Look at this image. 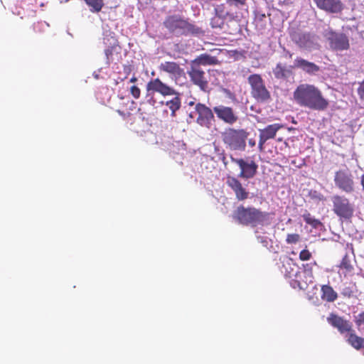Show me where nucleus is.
Returning <instances> with one entry per match:
<instances>
[{
  "instance_id": "1",
  "label": "nucleus",
  "mask_w": 364,
  "mask_h": 364,
  "mask_svg": "<svg viewBox=\"0 0 364 364\" xmlns=\"http://www.w3.org/2000/svg\"><path fill=\"white\" fill-rule=\"evenodd\" d=\"M293 97L298 105L313 110H324L328 105L321 91L312 84L299 85L293 92Z\"/></svg>"
},
{
  "instance_id": "2",
  "label": "nucleus",
  "mask_w": 364,
  "mask_h": 364,
  "mask_svg": "<svg viewBox=\"0 0 364 364\" xmlns=\"http://www.w3.org/2000/svg\"><path fill=\"white\" fill-rule=\"evenodd\" d=\"M233 218L242 225L252 227L264 226L270 223V214L254 207L239 206L235 211Z\"/></svg>"
},
{
  "instance_id": "3",
  "label": "nucleus",
  "mask_w": 364,
  "mask_h": 364,
  "mask_svg": "<svg viewBox=\"0 0 364 364\" xmlns=\"http://www.w3.org/2000/svg\"><path fill=\"white\" fill-rule=\"evenodd\" d=\"M164 25L171 33L176 36H199L203 33L201 28L179 14L167 16L164 21Z\"/></svg>"
},
{
  "instance_id": "4",
  "label": "nucleus",
  "mask_w": 364,
  "mask_h": 364,
  "mask_svg": "<svg viewBox=\"0 0 364 364\" xmlns=\"http://www.w3.org/2000/svg\"><path fill=\"white\" fill-rule=\"evenodd\" d=\"M248 133L244 129H226L222 134L223 141L226 147L232 151H243L246 148Z\"/></svg>"
},
{
  "instance_id": "5",
  "label": "nucleus",
  "mask_w": 364,
  "mask_h": 364,
  "mask_svg": "<svg viewBox=\"0 0 364 364\" xmlns=\"http://www.w3.org/2000/svg\"><path fill=\"white\" fill-rule=\"evenodd\" d=\"M324 36L328 44L329 49L333 52H343L350 48L349 38L343 32L329 29L325 31Z\"/></svg>"
},
{
  "instance_id": "6",
  "label": "nucleus",
  "mask_w": 364,
  "mask_h": 364,
  "mask_svg": "<svg viewBox=\"0 0 364 364\" xmlns=\"http://www.w3.org/2000/svg\"><path fill=\"white\" fill-rule=\"evenodd\" d=\"M247 80L251 86L252 95L255 99L262 102H267L270 99V92L267 89L260 75H250Z\"/></svg>"
},
{
  "instance_id": "7",
  "label": "nucleus",
  "mask_w": 364,
  "mask_h": 364,
  "mask_svg": "<svg viewBox=\"0 0 364 364\" xmlns=\"http://www.w3.org/2000/svg\"><path fill=\"white\" fill-rule=\"evenodd\" d=\"M333 211L340 218L350 219L354 213V206L343 196L335 195L331 197Z\"/></svg>"
},
{
  "instance_id": "8",
  "label": "nucleus",
  "mask_w": 364,
  "mask_h": 364,
  "mask_svg": "<svg viewBox=\"0 0 364 364\" xmlns=\"http://www.w3.org/2000/svg\"><path fill=\"white\" fill-rule=\"evenodd\" d=\"M291 40L300 48L309 51L319 49L318 37L309 33L294 32L291 34Z\"/></svg>"
},
{
  "instance_id": "9",
  "label": "nucleus",
  "mask_w": 364,
  "mask_h": 364,
  "mask_svg": "<svg viewBox=\"0 0 364 364\" xmlns=\"http://www.w3.org/2000/svg\"><path fill=\"white\" fill-rule=\"evenodd\" d=\"M335 186L342 191L350 193L354 191L353 177L348 168L340 169L334 175Z\"/></svg>"
},
{
  "instance_id": "10",
  "label": "nucleus",
  "mask_w": 364,
  "mask_h": 364,
  "mask_svg": "<svg viewBox=\"0 0 364 364\" xmlns=\"http://www.w3.org/2000/svg\"><path fill=\"white\" fill-rule=\"evenodd\" d=\"M146 97L149 98V101L153 99L152 94L154 92H159L163 96L176 95V90L173 87L164 83L159 78L151 80L146 84Z\"/></svg>"
},
{
  "instance_id": "11",
  "label": "nucleus",
  "mask_w": 364,
  "mask_h": 364,
  "mask_svg": "<svg viewBox=\"0 0 364 364\" xmlns=\"http://www.w3.org/2000/svg\"><path fill=\"white\" fill-rule=\"evenodd\" d=\"M191 81L201 90L207 91L208 89V80L207 74L200 67L196 65H191L187 72Z\"/></svg>"
},
{
  "instance_id": "12",
  "label": "nucleus",
  "mask_w": 364,
  "mask_h": 364,
  "mask_svg": "<svg viewBox=\"0 0 364 364\" xmlns=\"http://www.w3.org/2000/svg\"><path fill=\"white\" fill-rule=\"evenodd\" d=\"M230 160L232 162L236 164L240 168L238 177L250 179L256 175L258 166L254 161H245L242 159H236L232 156H230Z\"/></svg>"
},
{
  "instance_id": "13",
  "label": "nucleus",
  "mask_w": 364,
  "mask_h": 364,
  "mask_svg": "<svg viewBox=\"0 0 364 364\" xmlns=\"http://www.w3.org/2000/svg\"><path fill=\"white\" fill-rule=\"evenodd\" d=\"M216 116L224 122L232 124L237 122L238 117L232 108L224 105H218L213 108Z\"/></svg>"
},
{
  "instance_id": "14",
  "label": "nucleus",
  "mask_w": 364,
  "mask_h": 364,
  "mask_svg": "<svg viewBox=\"0 0 364 364\" xmlns=\"http://www.w3.org/2000/svg\"><path fill=\"white\" fill-rule=\"evenodd\" d=\"M159 69L160 71L169 74L171 77L175 80V81H177L178 78L184 75L183 68L176 62H163L159 66Z\"/></svg>"
},
{
  "instance_id": "15",
  "label": "nucleus",
  "mask_w": 364,
  "mask_h": 364,
  "mask_svg": "<svg viewBox=\"0 0 364 364\" xmlns=\"http://www.w3.org/2000/svg\"><path fill=\"white\" fill-rule=\"evenodd\" d=\"M196 112L198 114L197 122L204 127H208L213 118L212 110L202 104H197L196 106Z\"/></svg>"
},
{
  "instance_id": "16",
  "label": "nucleus",
  "mask_w": 364,
  "mask_h": 364,
  "mask_svg": "<svg viewBox=\"0 0 364 364\" xmlns=\"http://www.w3.org/2000/svg\"><path fill=\"white\" fill-rule=\"evenodd\" d=\"M283 126L280 124H273L267 126L265 128L259 129V147L262 149L264 144L269 139L274 138L277 132L282 128Z\"/></svg>"
},
{
  "instance_id": "17",
  "label": "nucleus",
  "mask_w": 364,
  "mask_h": 364,
  "mask_svg": "<svg viewBox=\"0 0 364 364\" xmlns=\"http://www.w3.org/2000/svg\"><path fill=\"white\" fill-rule=\"evenodd\" d=\"M227 184L234 191L236 198L238 200H244L248 198L249 193L243 188L240 181L233 176L227 178Z\"/></svg>"
},
{
  "instance_id": "18",
  "label": "nucleus",
  "mask_w": 364,
  "mask_h": 364,
  "mask_svg": "<svg viewBox=\"0 0 364 364\" xmlns=\"http://www.w3.org/2000/svg\"><path fill=\"white\" fill-rule=\"evenodd\" d=\"M314 2L319 9L331 13H338L343 9L340 0H314Z\"/></svg>"
},
{
  "instance_id": "19",
  "label": "nucleus",
  "mask_w": 364,
  "mask_h": 364,
  "mask_svg": "<svg viewBox=\"0 0 364 364\" xmlns=\"http://www.w3.org/2000/svg\"><path fill=\"white\" fill-rule=\"evenodd\" d=\"M328 321L331 326L336 328L341 333L351 331L352 326L350 323L342 317L331 314L328 318Z\"/></svg>"
},
{
  "instance_id": "20",
  "label": "nucleus",
  "mask_w": 364,
  "mask_h": 364,
  "mask_svg": "<svg viewBox=\"0 0 364 364\" xmlns=\"http://www.w3.org/2000/svg\"><path fill=\"white\" fill-rule=\"evenodd\" d=\"M293 67L300 68L310 75H314L320 70L319 67L315 63L307 61L301 58H296L294 60Z\"/></svg>"
},
{
  "instance_id": "21",
  "label": "nucleus",
  "mask_w": 364,
  "mask_h": 364,
  "mask_svg": "<svg viewBox=\"0 0 364 364\" xmlns=\"http://www.w3.org/2000/svg\"><path fill=\"white\" fill-rule=\"evenodd\" d=\"M286 277L290 279H296L299 274V267L293 262L292 259H288L283 264V269Z\"/></svg>"
},
{
  "instance_id": "22",
  "label": "nucleus",
  "mask_w": 364,
  "mask_h": 364,
  "mask_svg": "<svg viewBox=\"0 0 364 364\" xmlns=\"http://www.w3.org/2000/svg\"><path fill=\"white\" fill-rule=\"evenodd\" d=\"M294 68L293 65L287 67L282 63H278L273 69V74L277 79L288 80L292 76L291 69Z\"/></svg>"
},
{
  "instance_id": "23",
  "label": "nucleus",
  "mask_w": 364,
  "mask_h": 364,
  "mask_svg": "<svg viewBox=\"0 0 364 364\" xmlns=\"http://www.w3.org/2000/svg\"><path fill=\"white\" fill-rule=\"evenodd\" d=\"M338 267L340 271H341V274H343L344 277L352 274L354 270L351 260L347 255L342 258V260Z\"/></svg>"
},
{
  "instance_id": "24",
  "label": "nucleus",
  "mask_w": 364,
  "mask_h": 364,
  "mask_svg": "<svg viewBox=\"0 0 364 364\" xmlns=\"http://www.w3.org/2000/svg\"><path fill=\"white\" fill-rule=\"evenodd\" d=\"M173 97L166 102L165 105L171 111V116L175 117L176 112L178 110L181 105V100L180 98V94L176 91V95H172Z\"/></svg>"
},
{
  "instance_id": "25",
  "label": "nucleus",
  "mask_w": 364,
  "mask_h": 364,
  "mask_svg": "<svg viewBox=\"0 0 364 364\" xmlns=\"http://www.w3.org/2000/svg\"><path fill=\"white\" fill-rule=\"evenodd\" d=\"M321 298L328 302H333L338 298L337 293L329 285H323L321 287Z\"/></svg>"
},
{
  "instance_id": "26",
  "label": "nucleus",
  "mask_w": 364,
  "mask_h": 364,
  "mask_svg": "<svg viewBox=\"0 0 364 364\" xmlns=\"http://www.w3.org/2000/svg\"><path fill=\"white\" fill-rule=\"evenodd\" d=\"M217 62V59L215 57L211 56L208 54H202L196 58L191 63V65H196L200 67V65H214Z\"/></svg>"
},
{
  "instance_id": "27",
  "label": "nucleus",
  "mask_w": 364,
  "mask_h": 364,
  "mask_svg": "<svg viewBox=\"0 0 364 364\" xmlns=\"http://www.w3.org/2000/svg\"><path fill=\"white\" fill-rule=\"evenodd\" d=\"M347 341L350 346L358 350L362 348L364 343V338L356 336L354 332L351 331L349 332Z\"/></svg>"
},
{
  "instance_id": "28",
  "label": "nucleus",
  "mask_w": 364,
  "mask_h": 364,
  "mask_svg": "<svg viewBox=\"0 0 364 364\" xmlns=\"http://www.w3.org/2000/svg\"><path fill=\"white\" fill-rule=\"evenodd\" d=\"M92 13L100 12L104 6L103 0H84Z\"/></svg>"
},
{
  "instance_id": "29",
  "label": "nucleus",
  "mask_w": 364,
  "mask_h": 364,
  "mask_svg": "<svg viewBox=\"0 0 364 364\" xmlns=\"http://www.w3.org/2000/svg\"><path fill=\"white\" fill-rule=\"evenodd\" d=\"M316 265L317 264L316 262L308 263L303 265L304 274L307 276L309 282H313V267Z\"/></svg>"
},
{
  "instance_id": "30",
  "label": "nucleus",
  "mask_w": 364,
  "mask_h": 364,
  "mask_svg": "<svg viewBox=\"0 0 364 364\" xmlns=\"http://www.w3.org/2000/svg\"><path fill=\"white\" fill-rule=\"evenodd\" d=\"M303 218L306 223L311 225L315 228H318V226L321 225V222L311 217L309 213L304 214Z\"/></svg>"
},
{
  "instance_id": "31",
  "label": "nucleus",
  "mask_w": 364,
  "mask_h": 364,
  "mask_svg": "<svg viewBox=\"0 0 364 364\" xmlns=\"http://www.w3.org/2000/svg\"><path fill=\"white\" fill-rule=\"evenodd\" d=\"M355 322L358 331L364 333V311L355 316Z\"/></svg>"
},
{
  "instance_id": "32",
  "label": "nucleus",
  "mask_w": 364,
  "mask_h": 364,
  "mask_svg": "<svg viewBox=\"0 0 364 364\" xmlns=\"http://www.w3.org/2000/svg\"><path fill=\"white\" fill-rule=\"evenodd\" d=\"M247 0H226V3L231 6L237 8L243 6L246 4Z\"/></svg>"
},
{
  "instance_id": "33",
  "label": "nucleus",
  "mask_w": 364,
  "mask_h": 364,
  "mask_svg": "<svg viewBox=\"0 0 364 364\" xmlns=\"http://www.w3.org/2000/svg\"><path fill=\"white\" fill-rule=\"evenodd\" d=\"M300 238L299 235L298 234H288L287 236L286 242L287 244H296L299 242Z\"/></svg>"
},
{
  "instance_id": "34",
  "label": "nucleus",
  "mask_w": 364,
  "mask_h": 364,
  "mask_svg": "<svg viewBox=\"0 0 364 364\" xmlns=\"http://www.w3.org/2000/svg\"><path fill=\"white\" fill-rule=\"evenodd\" d=\"M255 235L259 242L262 243L264 246L267 247L269 244L268 237L264 235H261L258 230L255 231Z\"/></svg>"
},
{
  "instance_id": "35",
  "label": "nucleus",
  "mask_w": 364,
  "mask_h": 364,
  "mask_svg": "<svg viewBox=\"0 0 364 364\" xmlns=\"http://www.w3.org/2000/svg\"><path fill=\"white\" fill-rule=\"evenodd\" d=\"M309 196L311 198L316 200H323L324 198L323 196L316 191H311L309 192Z\"/></svg>"
},
{
  "instance_id": "36",
  "label": "nucleus",
  "mask_w": 364,
  "mask_h": 364,
  "mask_svg": "<svg viewBox=\"0 0 364 364\" xmlns=\"http://www.w3.org/2000/svg\"><path fill=\"white\" fill-rule=\"evenodd\" d=\"M311 253L308 250H303L300 252L299 258L301 260L306 261L310 259Z\"/></svg>"
},
{
  "instance_id": "37",
  "label": "nucleus",
  "mask_w": 364,
  "mask_h": 364,
  "mask_svg": "<svg viewBox=\"0 0 364 364\" xmlns=\"http://www.w3.org/2000/svg\"><path fill=\"white\" fill-rule=\"evenodd\" d=\"M223 21L218 16H215L211 20V25L213 28H220Z\"/></svg>"
},
{
  "instance_id": "38",
  "label": "nucleus",
  "mask_w": 364,
  "mask_h": 364,
  "mask_svg": "<svg viewBox=\"0 0 364 364\" xmlns=\"http://www.w3.org/2000/svg\"><path fill=\"white\" fill-rule=\"evenodd\" d=\"M132 95L135 98L138 99L140 97V90L138 87L133 85L130 88Z\"/></svg>"
},
{
  "instance_id": "39",
  "label": "nucleus",
  "mask_w": 364,
  "mask_h": 364,
  "mask_svg": "<svg viewBox=\"0 0 364 364\" xmlns=\"http://www.w3.org/2000/svg\"><path fill=\"white\" fill-rule=\"evenodd\" d=\"M105 56H106V58H107L106 63H107V65H109L110 64V61H111L110 58L112 55V49L111 48L105 49Z\"/></svg>"
},
{
  "instance_id": "40",
  "label": "nucleus",
  "mask_w": 364,
  "mask_h": 364,
  "mask_svg": "<svg viewBox=\"0 0 364 364\" xmlns=\"http://www.w3.org/2000/svg\"><path fill=\"white\" fill-rule=\"evenodd\" d=\"M358 92L360 99L364 101V81L360 83Z\"/></svg>"
},
{
  "instance_id": "41",
  "label": "nucleus",
  "mask_w": 364,
  "mask_h": 364,
  "mask_svg": "<svg viewBox=\"0 0 364 364\" xmlns=\"http://www.w3.org/2000/svg\"><path fill=\"white\" fill-rule=\"evenodd\" d=\"M342 294L346 296L350 297L352 296L353 291L350 289V287H346L343 289Z\"/></svg>"
},
{
  "instance_id": "42",
  "label": "nucleus",
  "mask_w": 364,
  "mask_h": 364,
  "mask_svg": "<svg viewBox=\"0 0 364 364\" xmlns=\"http://www.w3.org/2000/svg\"><path fill=\"white\" fill-rule=\"evenodd\" d=\"M284 57L291 58L292 57V53L288 50H284Z\"/></svg>"
},
{
  "instance_id": "43",
  "label": "nucleus",
  "mask_w": 364,
  "mask_h": 364,
  "mask_svg": "<svg viewBox=\"0 0 364 364\" xmlns=\"http://www.w3.org/2000/svg\"><path fill=\"white\" fill-rule=\"evenodd\" d=\"M248 142L250 146H254L255 145V141L254 139H249Z\"/></svg>"
},
{
  "instance_id": "44",
  "label": "nucleus",
  "mask_w": 364,
  "mask_h": 364,
  "mask_svg": "<svg viewBox=\"0 0 364 364\" xmlns=\"http://www.w3.org/2000/svg\"><path fill=\"white\" fill-rule=\"evenodd\" d=\"M361 185H362L363 188L364 190V174L361 177Z\"/></svg>"
},
{
  "instance_id": "45",
  "label": "nucleus",
  "mask_w": 364,
  "mask_h": 364,
  "mask_svg": "<svg viewBox=\"0 0 364 364\" xmlns=\"http://www.w3.org/2000/svg\"><path fill=\"white\" fill-rule=\"evenodd\" d=\"M135 81H136V78L135 77H133L130 79V82H134Z\"/></svg>"
},
{
  "instance_id": "46",
  "label": "nucleus",
  "mask_w": 364,
  "mask_h": 364,
  "mask_svg": "<svg viewBox=\"0 0 364 364\" xmlns=\"http://www.w3.org/2000/svg\"><path fill=\"white\" fill-rule=\"evenodd\" d=\"M41 24H42V25H46V26H48V23H46V22H44V23H41Z\"/></svg>"
},
{
  "instance_id": "47",
  "label": "nucleus",
  "mask_w": 364,
  "mask_h": 364,
  "mask_svg": "<svg viewBox=\"0 0 364 364\" xmlns=\"http://www.w3.org/2000/svg\"><path fill=\"white\" fill-rule=\"evenodd\" d=\"M94 75H95V77L98 78V75L95 74Z\"/></svg>"
},
{
  "instance_id": "48",
  "label": "nucleus",
  "mask_w": 364,
  "mask_h": 364,
  "mask_svg": "<svg viewBox=\"0 0 364 364\" xmlns=\"http://www.w3.org/2000/svg\"><path fill=\"white\" fill-rule=\"evenodd\" d=\"M190 117H193V114H192V113L190 114Z\"/></svg>"
}]
</instances>
